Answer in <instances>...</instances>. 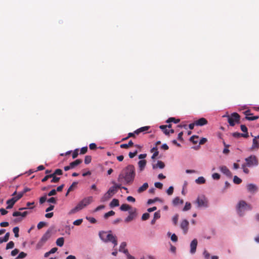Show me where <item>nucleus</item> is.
<instances>
[{
	"mask_svg": "<svg viewBox=\"0 0 259 259\" xmlns=\"http://www.w3.org/2000/svg\"><path fill=\"white\" fill-rule=\"evenodd\" d=\"M135 176V168L133 165L130 164L123 169L117 181L121 184L130 185L133 183Z\"/></svg>",
	"mask_w": 259,
	"mask_h": 259,
	"instance_id": "obj_1",
	"label": "nucleus"
},
{
	"mask_svg": "<svg viewBox=\"0 0 259 259\" xmlns=\"http://www.w3.org/2000/svg\"><path fill=\"white\" fill-rule=\"evenodd\" d=\"M99 237L105 242H111L115 246L117 245L116 237L112 234L111 231L108 232L101 231L99 234Z\"/></svg>",
	"mask_w": 259,
	"mask_h": 259,
	"instance_id": "obj_2",
	"label": "nucleus"
},
{
	"mask_svg": "<svg viewBox=\"0 0 259 259\" xmlns=\"http://www.w3.org/2000/svg\"><path fill=\"white\" fill-rule=\"evenodd\" d=\"M93 198L92 196H89L83 198L77 204V205L74 208L70 210V211L68 212V214L70 215L76 213V212L83 208L88 205L90 204L91 202H93Z\"/></svg>",
	"mask_w": 259,
	"mask_h": 259,
	"instance_id": "obj_3",
	"label": "nucleus"
},
{
	"mask_svg": "<svg viewBox=\"0 0 259 259\" xmlns=\"http://www.w3.org/2000/svg\"><path fill=\"white\" fill-rule=\"evenodd\" d=\"M195 203L197 204L198 207L206 208L208 207V200L203 195L198 196Z\"/></svg>",
	"mask_w": 259,
	"mask_h": 259,
	"instance_id": "obj_4",
	"label": "nucleus"
},
{
	"mask_svg": "<svg viewBox=\"0 0 259 259\" xmlns=\"http://www.w3.org/2000/svg\"><path fill=\"white\" fill-rule=\"evenodd\" d=\"M228 117V122L230 126H233L236 123H239L240 116L236 112L232 113L230 115L227 116Z\"/></svg>",
	"mask_w": 259,
	"mask_h": 259,
	"instance_id": "obj_5",
	"label": "nucleus"
},
{
	"mask_svg": "<svg viewBox=\"0 0 259 259\" xmlns=\"http://www.w3.org/2000/svg\"><path fill=\"white\" fill-rule=\"evenodd\" d=\"M246 162V165L248 167L252 166H256L258 165V160L256 157L254 155H251L249 157L245 159Z\"/></svg>",
	"mask_w": 259,
	"mask_h": 259,
	"instance_id": "obj_6",
	"label": "nucleus"
},
{
	"mask_svg": "<svg viewBox=\"0 0 259 259\" xmlns=\"http://www.w3.org/2000/svg\"><path fill=\"white\" fill-rule=\"evenodd\" d=\"M244 209L245 210H251L252 207L250 204H247L245 201H240L238 205V210L240 215H241L242 209Z\"/></svg>",
	"mask_w": 259,
	"mask_h": 259,
	"instance_id": "obj_7",
	"label": "nucleus"
},
{
	"mask_svg": "<svg viewBox=\"0 0 259 259\" xmlns=\"http://www.w3.org/2000/svg\"><path fill=\"white\" fill-rule=\"evenodd\" d=\"M189 224V222L186 219L183 220L181 223V228L183 230L184 234H187L188 231Z\"/></svg>",
	"mask_w": 259,
	"mask_h": 259,
	"instance_id": "obj_8",
	"label": "nucleus"
},
{
	"mask_svg": "<svg viewBox=\"0 0 259 259\" xmlns=\"http://www.w3.org/2000/svg\"><path fill=\"white\" fill-rule=\"evenodd\" d=\"M197 245V240L196 239H193L190 244V252L192 254L196 252V247Z\"/></svg>",
	"mask_w": 259,
	"mask_h": 259,
	"instance_id": "obj_9",
	"label": "nucleus"
},
{
	"mask_svg": "<svg viewBox=\"0 0 259 259\" xmlns=\"http://www.w3.org/2000/svg\"><path fill=\"white\" fill-rule=\"evenodd\" d=\"M207 120L205 118L202 117L195 121V124L197 126H203L207 124Z\"/></svg>",
	"mask_w": 259,
	"mask_h": 259,
	"instance_id": "obj_10",
	"label": "nucleus"
},
{
	"mask_svg": "<svg viewBox=\"0 0 259 259\" xmlns=\"http://www.w3.org/2000/svg\"><path fill=\"white\" fill-rule=\"evenodd\" d=\"M220 170L222 172L226 175V176L231 177L232 176V173L230 170L226 166H222L220 167Z\"/></svg>",
	"mask_w": 259,
	"mask_h": 259,
	"instance_id": "obj_11",
	"label": "nucleus"
},
{
	"mask_svg": "<svg viewBox=\"0 0 259 259\" xmlns=\"http://www.w3.org/2000/svg\"><path fill=\"white\" fill-rule=\"evenodd\" d=\"M129 215L125 219V222L128 223L133 221L136 217V209L134 211H130Z\"/></svg>",
	"mask_w": 259,
	"mask_h": 259,
	"instance_id": "obj_12",
	"label": "nucleus"
},
{
	"mask_svg": "<svg viewBox=\"0 0 259 259\" xmlns=\"http://www.w3.org/2000/svg\"><path fill=\"white\" fill-rule=\"evenodd\" d=\"M248 191L251 193H255L257 191V186L253 184H249L247 186Z\"/></svg>",
	"mask_w": 259,
	"mask_h": 259,
	"instance_id": "obj_13",
	"label": "nucleus"
},
{
	"mask_svg": "<svg viewBox=\"0 0 259 259\" xmlns=\"http://www.w3.org/2000/svg\"><path fill=\"white\" fill-rule=\"evenodd\" d=\"M244 114L246 115V117H245V118L248 120H254L258 118V116H254L252 117L249 116V115H252V114L249 113V110L246 111L244 112Z\"/></svg>",
	"mask_w": 259,
	"mask_h": 259,
	"instance_id": "obj_14",
	"label": "nucleus"
},
{
	"mask_svg": "<svg viewBox=\"0 0 259 259\" xmlns=\"http://www.w3.org/2000/svg\"><path fill=\"white\" fill-rule=\"evenodd\" d=\"M146 163L147 162L146 160H141L138 162V164L140 171H142L144 169Z\"/></svg>",
	"mask_w": 259,
	"mask_h": 259,
	"instance_id": "obj_15",
	"label": "nucleus"
},
{
	"mask_svg": "<svg viewBox=\"0 0 259 259\" xmlns=\"http://www.w3.org/2000/svg\"><path fill=\"white\" fill-rule=\"evenodd\" d=\"M232 136L234 138H239L241 137L247 138L248 137V134H241L238 132H235L232 133Z\"/></svg>",
	"mask_w": 259,
	"mask_h": 259,
	"instance_id": "obj_16",
	"label": "nucleus"
},
{
	"mask_svg": "<svg viewBox=\"0 0 259 259\" xmlns=\"http://www.w3.org/2000/svg\"><path fill=\"white\" fill-rule=\"evenodd\" d=\"M149 128H150V126H143V127H140V128L137 129V130H136L135 131V133L136 135H138V134H139L140 133H141L142 132H146Z\"/></svg>",
	"mask_w": 259,
	"mask_h": 259,
	"instance_id": "obj_17",
	"label": "nucleus"
},
{
	"mask_svg": "<svg viewBox=\"0 0 259 259\" xmlns=\"http://www.w3.org/2000/svg\"><path fill=\"white\" fill-rule=\"evenodd\" d=\"M51 237V231L50 230H48L42 236L41 239L46 242Z\"/></svg>",
	"mask_w": 259,
	"mask_h": 259,
	"instance_id": "obj_18",
	"label": "nucleus"
},
{
	"mask_svg": "<svg viewBox=\"0 0 259 259\" xmlns=\"http://www.w3.org/2000/svg\"><path fill=\"white\" fill-rule=\"evenodd\" d=\"M148 184L147 183H145L143 185L139 188L137 191L139 193H141L143 192L146 190L148 188Z\"/></svg>",
	"mask_w": 259,
	"mask_h": 259,
	"instance_id": "obj_19",
	"label": "nucleus"
},
{
	"mask_svg": "<svg viewBox=\"0 0 259 259\" xmlns=\"http://www.w3.org/2000/svg\"><path fill=\"white\" fill-rule=\"evenodd\" d=\"M165 166V164L164 163V162H163L162 161H157V163L156 164H153L152 165V167L153 169H156L158 167L162 169V168H163Z\"/></svg>",
	"mask_w": 259,
	"mask_h": 259,
	"instance_id": "obj_20",
	"label": "nucleus"
},
{
	"mask_svg": "<svg viewBox=\"0 0 259 259\" xmlns=\"http://www.w3.org/2000/svg\"><path fill=\"white\" fill-rule=\"evenodd\" d=\"M183 202V200L181 199L179 197H176L172 201V204L175 206L178 205L179 204H182Z\"/></svg>",
	"mask_w": 259,
	"mask_h": 259,
	"instance_id": "obj_21",
	"label": "nucleus"
},
{
	"mask_svg": "<svg viewBox=\"0 0 259 259\" xmlns=\"http://www.w3.org/2000/svg\"><path fill=\"white\" fill-rule=\"evenodd\" d=\"M28 214L27 211H24L23 212H21L19 211H15L13 213V217H18L21 216L22 217H25Z\"/></svg>",
	"mask_w": 259,
	"mask_h": 259,
	"instance_id": "obj_22",
	"label": "nucleus"
},
{
	"mask_svg": "<svg viewBox=\"0 0 259 259\" xmlns=\"http://www.w3.org/2000/svg\"><path fill=\"white\" fill-rule=\"evenodd\" d=\"M15 203V200L14 199H10L7 201V204H8L6 208L7 209H11L13 207L14 204Z\"/></svg>",
	"mask_w": 259,
	"mask_h": 259,
	"instance_id": "obj_23",
	"label": "nucleus"
},
{
	"mask_svg": "<svg viewBox=\"0 0 259 259\" xmlns=\"http://www.w3.org/2000/svg\"><path fill=\"white\" fill-rule=\"evenodd\" d=\"M10 237V233L7 232L4 237H0V243H2L3 242H7L9 239Z\"/></svg>",
	"mask_w": 259,
	"mask_h": 259,
	"instance_id": "obj_24",
	"label": "nucleus"
},
{
	"mask_svg": "<svg viewBox=\"0 0 259 259\" xmlns=\"http://www.w3.org/2000/svg\"><path fill=\"white\" fill-rule=\"evenodd\" d=\"M82 161L81 159H76L75 161H74L70 163V167H72V168H73L76 166L80 164L82 162Z\"/></svg>",
	"mask_w": 259,
	"mask_h": 259,
	"instance_id": "obj_25",
	"label": "nucleus"
},
{
	"mask_svg": "<svg viewBox=\"0 0 259 259\" xmlns=\"http://www.w3.org/2000/svg\"><path fill=\"white\" fill-rule=\"evenodd\" d=\"M112 196L110 195L107 192L103 195V196L101 198V201L102 202H105L108 201L109 199L111 198Z\"/></svg>",
	"mask_w": 259,
	"mask_h": 259,
	"instance_id": "obj_26",
	"label": "nucleus"
},
{
	"mask_svg": "<svg viewBox=\"0 0 259 259\" xmlns=\"http://www.w3.org/2000/svg\"><path fill=\"white\" fill-rule=\"evenodd\" d=\"M134 145V143L132 140L130 141L128 144H123L120 145V147L121 148L127 149L130 147H131Z\"/></svg>",
	"mask_w": 259,
	"mask_h": 259,
	"instance_id": "obj_27",
	"label": "nucleus"
},
{
	"mask_svg": "<svg viewBox=\"0 0 259 259\" xmlns=\"http://www.w3.org/2000/svg\"><path fill=\"white\" fill-rule=\"evenodd\" d=\"M131 208V206L127 204H123L121 205L120 209L121 211H127Z\"/></svg>",
	"mask_w": 259,
	"mask_h": 259,
	"instance_id": "obj_28",
	"label": "nucleus"
},
{
	"mask_svg": "<svg viewBox=\"0 0 259 259\" xmlns=\"http://www.w3.org/2000/svg\"><path fill=\"white\" fill-rule=\"evenodd\" d=\"M117 192V191L116 190V188L114 187L113 186L111 187L107 191V192L110 195H111V196H113Z\"/></svg>",
	"mask_w": 259,
	"mask_h": 259,
	"instance_id": "obj_29",
	"label": "nucleus"
},
{
	"mask_svg": "<svg viewBox=\"0 0 259 259\" xmlns=\"http://www.w3.org/2000/svg\"><path fill=\"white\" fill-rule=\"evenodd\" d=\"M119 205V201L117 199H113L110 203V206L111 207L118 206Z\"/></svg>",
	"mask_w": 259,
	"mask_h": 259,
	"instance_id": "obj_30",
	"label": "nucleus"
},
{
	"mask_svg": "<svg viewBox=\"0 0 259 259\" xmlns=\"http://www.w3.org/2000/svg\"><path fill=\"white\" fill-rule=\"evenodd\" d=\"M64 239L63 237H60L59 238L57 239V241H56V244L60 246V247H61L64 244Z\"/></svg>",
	"mask_w": 259,
	"mask_h": 259,
	"instance_id": "obj_31",
	"label": "nucleus"
},
{
	"mask_svg": "<svg viewBox=\"0 0 259 259\" xmlns=\"http://www.w3.org/2000/svg\"><path fill=\"white\" fill-rule=\"evenodd\" d=\"M180 121V120L179 119H176L174 117H170L168 118V119L166 121V123H170V122H174L175 123H178Z\"/></svg>",
	"mask_w": 259,
	"mask_h": 259,
	"instance_id": "obj_32",
	"label": "nucleus"
},
{
	"mask_svg": "<svg viewBox=\"0 0 259 259\" xmlns=\"http://www.w3.org/2000/svg\"><path fill=\"white\" fill-rule=\"evenodd\" d=\"M195 182L198 184H202L205 183V180L203 177H200L195 180Z\"/></svg>",
	"mask_w": 259,
	"mask_h": 259,
	"instance_id": "obj_33",
	"label": "nucleus"
},
{
	"mask_svg": "<svg viewBox=\"0 0 259 259\" xmlns=\"http://www.w3.org/2000/svg\"><path fill=\"white\" fill-rule=\"evenodd\" d=\"M115 214V212L113 210H110L109 211V212L106 213L105 214H104V218L105 219H108L109 217L110 216H112V215H114Z\"/></svg>",
	"mask_w": 259,
	"mask_h": 259,
	"instance_id": "obj_34",
	"label": "nucleus"
},
{
	"mask_svg": "<svg viewBox=\"0 0 259 259\" xmlns=\"http://www.w3.org/2000/svg\"><path fill=\"white\" fill-rule=\"evenodd\" d=\"M233 182L235 184H239L242 182V180L239 177L235 176L234 177Z\"/></svg>",
	"mask_w": 259,
	"mask_h": 259,
	"instance_id": "obj_35",
	"label": "nucleus"
},
{
	"mask_svg": "<svg viewBox=\"0 0 259 259\" xmlns=\"http://www.w3.org/2000/svg\"><path fill=\"white\" fill-rule=\"evenodd\" d=\"M191 204L190 202H187L185 204L184 207L183 209V211H187L191 209Z\"/></svg>",
	"mask_w": 259,
	"mask_h": 259,
	"instance_id": "obj_36",
	"label": "nucleus"
},
{
	"mask_svg": "<svg viewBox=\"0 0 259 259\" xmlns=\"http://www.w3.org/2000/svg\"><path fill=\"white\" fill-rule=\"evenodd\" d=\"M14 247V243L13 242V241H10V242H9L7 244V246H6V249H12V248H13Z\"/></svg>",
	"mask_w": 259,
	"mask_h": 259,
	"instance_id": "obj_37",
	"label": "nucleus"
},
{
	"mask_svg": "<svg viewBox=\"0 0 259 259\" xmlns=\"http://www.w3.org/2000/svg\"><path fill=\"white\" fill-rule=\"evenodd\" d=\"M13 231L15 234V237H19V229L18 227H15L13 228Z\"/></svg>",
	"mask_w": 259,
	"mask_h": 259,
	"instance_id": "obj_38",
	"label": "nucleus"
},
{
	"mask_svg": "<svg viewBox=\"0 0 259 259\" xmlns=\"http://www.w3.org/2000/svg\"><path fill=\"white\" fill-rule=\"evenodd\" d=\"M198 139V136H193L190 138V141L193 143V144H197L198 142L197 139Z\"/></svg>",
	"mask_w": 259,
	"mask_h": 259,
	"instance_id": "obj_39",
	"label": "nucleus"
},
{
	"mask_svg": "<svg viewBox=\"0 0 259 259\" xmlns=\"http://www.w3.org/2000/svg\"><path fill=\"white\" fill-rule=\"evenodd\" d=\"M178 220H179V215L178 214H176L172 218V222H173L174 225L176 226L177 225Z\"/></svg>",
	"mask_w": 259,
	"mask_h": 259,
	"instance_id": "obj_40",
	"label": "nucleus"
},
{
	"mask_svg": "<svg viewBox=\"0 0 259 259\" xmlns=\"http://www.w3.org/2000/svg\"><path fill=\"white\" fill-rule=\"evenodd\" d=\"M78 183L76 182H74L72 185L69 187L68 189L69 192H71L73 190L74 188L76 186Z\"/></svg>",
	"mask_w": 259,
	"mask_h": 259,
	"instance_id": "obj_41",
	"label": "nucleus"
},
{
	"mask_svg": "<svg viewBox=\"0 0 259 259\" xmlns=\"http://www.w3.org/2000/svg\"><path fill=\"white\" fill-rule=\"evenodd\" d=\"M91 160H92V157L91 156H89V155L85 156V158H84V163L85 164H89L90 163H91Z\"/></svg>",
	"mask_w": 259,
	"mask_h": 259,
	"instance_id": "obj_42",
	"label": "nucleus"
},
{
	"mask_svg": "<svg viewBox=\"0 0 259 259\" xmlns=\"http://www.w3.org/2000/svg\"><path fill=\"white\" fill-rule=\"evenodd\" d=\"M126 246V243L125 242H122L120 245L119 251L120 252L122 251V250L125 249V247Z\"/></svg>",
	"mask_w": 259,
	"mask_h": 259,
	"instance_id": "obj_43",
	"label": "nucleus"
},
{
	"mask_svg": "<svg viewBox=\"0 0 259 259\" xmlns=\"http://www.w3.org/2000/svg\"><path fill=\"white\" fill-rule=\"evenodd\" d=\"M83 220L82 219H78L73 222V224L75 226H79L82 223Z\"/></svg>",
	"mask_w": 259,
	"mask_h": 259,
	"instance_id": "obj_44",
	"label": "nucleus"
},
{
	"mask_svg": "<svg viewBox=\"0 0 259 259\" xmlns=\"http://www.w3.org/2000/svg\"><path fill=\"white\" fill-rule=\"evenodd\" d=\"M157 201H160V199L159 198H158V197H156V198H154L153 199H149L148 200L147 203L148 204H150L154 203L155 202Z\"/></svg>",
	"mask_w": 259,
	"mask_h": 259,
	"instance_id": "obj_45",
	"label": "nucleus"
},
{
	"mask_svg": "<svg viewBox=\"0 0 259 259\" xmlns=\"http://www.w3.org/2000/svg\"><path fill=\"white\" fill-rule=\"evenodd\" d=\"M46 225V223L44 222H40L37 226L38 229H40Z\"/></svg>",
	"mask_w": 259,
	"mask_h": 259,
	"instance_id": "obj_46",
	"label": "nucleus"
},
{
	"mask_svg": "<svg viewBox=\"0 0 259 259\" xmlns=\"http://www.w3.org/2000/svg\"><path fill=\"white\" fill-rule=\"evenodd\" d=\"M150 214L148 213H145L142 215V220L143 221H146L149 219Z\"/></svg>",
	"mask_w": 259,
	"mask_h": 259,
	"instance_id": "obj_47",
	"label": "nucleus"
},
{
	"mask_svg": "<svg viewBox=\"0 0 259 259\" xmlns=\"http://www.w3.org/2000/svg\"><path fill=\"white\" fill-rule=\"evenodd\" d=\"M240 128L241 131L244 133V134H248L247 132V128L245 125H241Z\"/></svg>",
	"mask_w": 259,
	"mask_h": 259,
	"instance_id": "obj_48",
	"label": "nucleus"
},
{
	"mask_svg": "<svg viewBox=\"0 0 259 259\" xmlns=\"http://www.w3.org/2000/svg\"><path fill=\"white\" fill-rule=\"evenodd\" d=\"M27 256V253H25L24 252H21L18 256V258H24Z\"/></svg>",
	"mask_w": 259,
	"mask_h": 259,
	"instance_id": "obj_49",
	"label": "nucleus"
},
{
	"mask_svg": "<svg viewBox=\"0 0 259 259\" xmlns=\"http://www.w3.org/2000/svg\"><path fill=\"white\" fill-rule=\"evenodd\" d=\"M174 192V187L172 186H170L167 190V193L168 195H170L173 193Z\"/></svg>",
	"mask_w": 259,
	"mask_h": 259,
	"instance_id": "obj_50",
	"label": "nucleus"
},
{
	"mask_svg": "<svg viewBox=\"0 0 259 259\" xmlns=\"http://www.w3.org/2000/svg\"><path fill=\"white\" fill-rule=\"evenodd\" d=\"M54 172L56 176L62 175L63 174V171L61 169H56Z\"/></svg>",
	"mask_w": 259,
	"mask_h": 259,
	"instance_id": "obj_51",
	"label": "nucleus"
},
{
	"mask_svg": "<svg viewBox=\"0 0 259 259\" xmlns=\"http://www.w3.org/2000/svg\"><path fill=\"white\" fill-rule=\"evenodd\" d=\"M88 151V147H83L81 148L80 154H85Z\"/></svg>",
	"mask_w": 259,
	"mask_h": 259,
	"instance_id": "obj_52",
	"label": "nucleus"
},
{
	"mask_svg": "<svg viewBox=\"0 0 259 259\" xmlns=\"http://www.w3.org/2000/svg\"><path fill=\"white\" fill-rule=\"evenodd\" d=\"M155 186L159 189H162L163 187V184L160 182H156L154 184Z\"/></svg>",
	"mask_w": 259,
	"mask_h": 259,
	"instance_id": "obj_53",
	"label": "nucleus"
},
{
	"mask_svg": "<svg viewBox=\"0 0 259 259\" xmlns=\"http://www.w3.org/2000/svg\"><path fill=\"white\" fill-rule=\"evenodd\" d=\"M47 200V196L45 195L42 197H41L39 199V203L40 204L44 203Z\"/></svg>",
	"mask_w": 259,
	"mask_h": 259,
	"instance_id": "obj_54",
	"label": "nucleus"
},
{
	"mask_svg": "<svg viewBox=\"0 0 259 259\" xmlns=\"http://www.w3.org/2000/svg\"><path fill=\"white\" fill-rule=\"evenodd\" d=\"M137 153H138V152L137 150H136L134 152H131L129 153L128 156H129L130 158H133L137 154Z\"/></svg>",
	"mask_w": 259,
	"mask_h": 259,
	"instance_id": "obj_55",
	"label": "nucleus"
},
{
	"mask_svg": "<svg viewBox=\"0 0 259 259\" xmlns=\"http://www.w3.org/2000/svg\"><path fill=\"white\" fill-rule=\"evenodd\" d=\"M253 146H254V147H256L257 148H258V147H259V144L257 143V141L256 140V137H255L253 139Z\"/></svg>",
	"mask_w": 259,
	"mask_h": 259,
	"instance_id": "obj_56",
	"label": "nucleus"
},
{
	"mask_svg": "<svg viewBox=\"0 0 259 259\" xmlns=\"http://www.w3.org/2000/svg\"><path fill=\"white\" fill-rule=\"evenodd\" d=\"M171 126H172V125L171 124H167V125H160L159 126V128L161 130H163L164 128H166L167 127L168 128H171Z\"/></svg>",
	"mask_w": 259,
	"mask_h": 259,
	"instance_id": "obj_57",
	"label": "nucleus"
},
{
	"mask_svg": "<svg viewBox=\"0 0 259 259\" xmlns=\"http://www.w3.org/2000/svg\"><path fill=\"white\" fill-rule=\"evenodd\" d=\"M212 177L214 180H219L220 178V175L218 173H214L212 174Z\"/></svg>",
	"mask_w": 259,
	"mask_h": 259,
	"instance_id": "obj_58",
	"label": "nucleus"
},
{
	"mask_svg": "<svg viewBox=\"0 0 259 259\" xmlns=\"http://www.w3.org/2000/svg\"><path fill=\"white\" fill-rule=\"evenodd\" d=\"M160 218V213L159 211H156L154 214V219L157 220Z\"/></svg>",
	"mask_w": 259,
	"mask_h": 259,
	"instance_id": "obj_59",
	"label": "nucleus"
},
{
	"mask_svg": "<svg viewBox=\"0 0 259 259\" xmlns=\"http://www.w3.org/2000/svg\"><path fill=\"white\" fill-rule=\"evenodd\" d=\"M56 192L57 191H56V190L55 189H53L48 194V195L49 196H51L55 195L56 194V193H57Z\"/></svg>",
	"mask_w": 259,
	"mask_h": 259,
	"instance_id": "obj_60",
	"label": "nucleus"
},
{
	"mask_svg": "<svg viewBox=\"0 0 259 259\" xmlns=\"http://www.w3.org/2000/svg\"><path fill=\"white\" fill-rule=\"evenodd\" d=\"M60 179V178L59 177H56L55 178H53L51 180V182L54 183H58Z\"/></svg>",
	"mask_w": 259,
	"mask_h": 259,
	"instance_id": "obj_61",
	"label": "nucleus"
},
{
	"mask_svg": "<svg viewBox=\"0 0 259 259\" xmlns=\"http://www.w3.org/2000/svg\"><path fill=\"white\" fill-rule=\"evenodd\" d=\"M78 149H75L73 152V154H72V158L73 159L76 158L78 155Z\"/></svg>",
	"mask_w": 259,
	"mask_h": 259,
	"instance_id": "obj_62",
	"label": "nucleus"
},
{
	"mask_svg": "<svg viewBox=\"0 0 259 259\" xmlns=\"http://www.w3.org/2000/svg\"><path fill=\"white\" fill-rule=\"evenodd\" d=\"M19 249L16 248L11 251V255L12 256H15L19 253Z\"/></svg>",
	"mask_w": 259,
	"mask_h": 259,
	"instance_id": "obj_63",
	"label": "nucleus"
},
{
	"mask_svg": "<svg viewBox=\"0 0 259 259\" xmlns=\"http://www.w3.org/2000/svg\"><path fill=\"white\" fill-rule=\"evenodd\" d=\"M203 255L205 259H209L210 254L206 250L204 251Z\"/></svg>",
	"mask_w": 259,
	"mask_h": 259,
	"instance_id": "obj_64",
	"label": "nucleus"
}]
</instances>
